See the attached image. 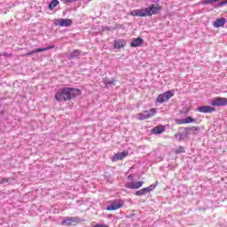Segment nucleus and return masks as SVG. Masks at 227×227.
<instances>
[{"mask_svg":"<svg viewBox=\"0 0 227 227\" xmlns=\"http://www.w3.org/2000/svg\"><path fill=\"white\" fill-rule=\"evenodd\" d=\"M162 6L159 4H153L149 7L145 9H137L130 12L132 17H152V15H157L160 13Z\"/></svg>","mask_w":227,"mask_h":227,"instance_id":"nucleus-1","label":"nucleus"},{"mask_svg":"<svg viewBox=\"0 0 227 227\" xmlns=\"http://www.w3.org/2000/svg\"><path fill=\"white\" fill-rule=\"evenodd\" d=\"M81 95V90L74 89V88H63L59 90L55 94V99L58 102H67V100H72V98H75V97H79Z\"/></svg>","mask_w":227,"mask_h":227,"instance_id":"nucleus-2","label":"nucleus"},{"mask_svg":"<svg viewBox=\"0 0 227 227\" xmlns=\"http://www.w3.org/2000/svg\"><path fill=\"white\" fill-rule=\"evenodd\" d=\"M174 96L175 92L173 90H168L166 92L160 93L157 97L156 102H158V104H164V102H168V100H169V98H171Z\"/></svg>","mask_w":227,"mask_h":227,"instance_id":"nucleus-3","label":"nucleus"},{"mask_svg":"<svg viewBox=\"0 0 227 227\" xmlns=\"http://www.w3.org/2000/svg\"><path fill=\"white\" fill-rule=\"evenodd\" d=\"M211 106H213L214 107H221L227 106V98L221 97L214 98L211 99Z\"/></svg>","mask_w":227,"mask_h":227,"instance_id":"nucleus-4","label":"nucleus"},{"mask_svg":"<svg viewBox=\"0 0 227 227\" xmlns=\"http://www.w3.org/2000/svg\"><path fill=\"white\" fill-rule=\"evenodd\" d=\"M157 187V183L155 184H151L148 187L138 190L135 192L136 196H146L148 192H152Z\"/></svg>","mask_w":227,"mask_h":227,"instance_id":"nucleus-5","label":"nucleus"},{"mask_svg":"<svg viewBox=\"0 0 227 227\" xmlns=\"http://www.w3.org/2000/svg\"><path fill=\"white\" fill-rule=\"evenodd\" d=\"M129 156V151L118 153L112 157V162H118V160H123L125 157Z\"/></svg>","mask_w":227,"mask_h":227,"instance_id":"nucleus-6","label":"nucleus"},{"mask_svg":"<svg viewBox=\"0 0 227 227\" xmlns=\"http://www.w3.org/2000/svg\"><path fill=\"white\" fill-rule=\"evenodd\" d=\"M121 207H123L121 200H114L106 207V210H118V208H121Z\"/></svg>","mask_w":227,"mask_h":227,"instance_id":"nucleus-7","label":"nucleus"},{"mask_svg":"<svg viewBox=\"0 0 227 227\" xmlns=\"http://www.w3.org/2000/svg\"><path fill=\"white\" fill-rule=\"evenodd\" d=\"M54 47H55L54 45H50L46 48H37L35 50H33V51L26 53L25 56H31V55L36 54L38 52H45V51H51V49H54Z\"/></svg>","mask_w":227,"mask_h":227,"instance_id":"nucleus-8","label":"nucleus"},{"mask_svg":"<svg viewBox=\"0 0 227 227\" xmlns=\"http://www.w3.org/2000/svg\"><path fill=\"white\" fill-rule=\"evenodd\" d=\"M192 122H196V119L188 116L186 119H178L176 121V123L177 125H185L187 123H192Z\"/></svg>","mask_w":227,"mask_h":227,"instance_id":"nucleus-9","label":"nucleus"},{"mask_svg":"<svg viewBox=\"0 0 227 227\" xmlns=\"http://www.w3.org/2000/svg\"><path fill=\"white\" fill-rule=\"evenodd\" d=\"M166 131V126L164 125H158L151 129V134H154L155 136L159 134H163Z\"/></svg>","mask_w":227,"mask_h":227,"instance_id":"nucleus-10","label":"nucleus"},{"mask_svg":"<svg viewBox=\"0 0 227 227\" xmlns=\"http://www.w3.org/2000/svg\"><path fill=\"white\" fill-rule=\"evenodd\" d=\"M199 113H215V107L202 106L198 108Z\"/></svg>","mask_w":227,"mask_h":227,"instance_id":"nucleus-11","label":"nucleus"},{"mask_svg":"<svg viewBox=\"0 0 227 227\" xmlns=\"http://www.w3.org/2000/svg\"><path fill=\"white\" fill-rule=\"evenodd\" d=\"M143 181H139L137 183H127L125 184V187H127V189H139L140 187H143Z\"/></svg>","mask_w":227,"mask_h":227,"instance_id":"nucleus-12","label":"nucleus"},{"mask_svg":"<svg viewBox=\"0 0 227 227\" xmlns=\"http://www.w3.org/2000/svg\"><path fill=\"white\" fill-rule=\"evenodd\" d=\"M59 26L60 27H70L72 26V20L60 19L59 20Z\"/></svg>","mask_w":227,"mask_h":227,"instance_id":"nucleus-13","label":"nucleus"},{"mask_svg":"<svg viewBox=\"0 0 227 227\" xmlns=\"http://www.w3.org/2000/svg\"><path fill=\"white\" fill-rule=\"evenodd\" d=\"M127 45V42L123 39L115 40L114 42V49H123Z\"/></svg>","mask_w":227,"mask_h":227,"instance_id":"nucleus-14","label":"nucleus"},{"mask_svg":"<svg viewBox=\"0 0 227 227\" xmlns=\"http://www.w3.org/2000/svg\"><path fill=\"white\" fill-rule=\"evenodd\" d=\"M224 24H226V19L225 18H221V19H217L213 26L214 27H223L224 26Z\"/></svg>","mask_w":227,"mask_h":227,"instance_id":"nucleus-15","label":"nucleus"},{"mask_svg":"<svg viewBox=\"0 0 227 227\" xmlns=\"http://www.w3.org/2000/svg\"><path fill=\"white\" fill-rule=\"evenodd\" d=\"M140 45H143V39H141V37L133 39L130 43V47H140Z\"/></svg>","mask_w":227,"mask_h":227,"instance_id":"nucleus-16","label":"nucleus"},{"mask_svg":"<svg viewBox=\"0 0 227 227\" xmlns=\"http://www.w3.org/2000/svg\"><path fill=\"white\" fill-rule=\"evenodd\" d=\"M147 113V118H153L157 114V108H151L150 110H145Z\"/></svg>","mask_w":227,"mask_h":227,"instance_id":"nucleus-17","label":"nucleus"},{"mask_svg":"<svg viewBox=\"0 0 227 227\" xmlns=\"http://www.w3.org/2000/svg\"><path fill=\"white\" fill-rule=\"evenodd\" d=\"M137 120L143 121V120H148V114L146 113V110L137 114Z\"/></svg>","mask_w":227,"mask_h":227,"instance_id":"nucleus-18","label":"nucleus"},{"mask_svg":"<svg viewBox=\"0 0 227 227\" xmlns=\"http://www.w3.org/2000/svg\"><path fill=\"white\" fill-rule=\"evenodd\" d=\"M58 4H59V1L58 0H52L50 4H49V8L50 10H54V8H56V6H58Z\"/></svg>","mask_w":227,"mask_h":227,"instance_id":"nucleus-19","label":"nucleus"},{"mask_svg":"<svg viewBox=\"0 0 227 227\" xmlns=\"http://www.w3.org/2000/svg\"><path fill=\"white\" fill-rule=\"evenodd\" d=\"M104 84H106V86H109V84H116V79L114 78H112L111 80L105 79Z\"/></svg>","mask_w":227,"mask_h":227,"instance_id":"nucleus-20","label":"nucleus"},{"mask_svg":"<svg viewBox=\"0 0 227 227\" xmlns=\"http://www.w3.org/2000/svg\"><path fill=\"white\" fill-rule=\"evenodd\" d=\"M73 222L74 218H67L63 220L62 224H64L65 226H70V224H72Z\"/></svg>","mask_w":227,"mask_h":227,"instance_id":"nucleus-21","label":"nucleus"},{"mask_svg":"<svg viewBox=\"0 0 227 227\" xmlns=\"http://www.w3.org/2000/svg\"><path fill=\"white\" fill-rule=\"evenodd\" d=\"M8 184H10V179L8 178L0 179V185H8Z\"/></svg>","mask_w":227,"mask_h":227,"instance_id":"nucleus-22","label":"nucleus"},{"mask_svg":"<svg viewBox=\"0 0 227 227\" xmlns=\"http://www.w3.org/2000/svg\"><path fill=\"white\" fill-rule=\"evenodd\" d=\"M184 150L183 146H179L177 149L174 150V153H176V155L184 153Z\"/></svg>","mask_w":227,"mask_h":227,"instance_id":"nucleus-23","label":"nucleus"},{"mask_svg":"<svg viewBox=\"0 0 227 227\" xmlns=\"http://www.w3.org/2000/svg\"><path fill=\"white\" fill-rule=\"evenodd\" d=\"M201 4H212V3H217V0H202Z\"/></svg>","mask_w":227,"mask_h":227,"instance_id":"nucleus-24","label":"nucleus"},{"mask_svg":"<svg viewBox=\"0 0 227 227\" xmlns=\"http://www.w3.org/2000/svg\"><path fill=\"white\" fill-rule=\"evenodd\" d=\"M81 54V51L75 50L72 53V58H75L76 56H79Z\"/></svg>","mask_w":227,"mask_h":227,"instance_id":"nucleus-25","label":"nucleus"},{"mask_svg":"<svg viewBox=\"0 0 227 227\" xmlns=\"http://www.w3.org/2000/svg\"><path fill=\"white\" fill-rule=\"evenodd\" d=\"M224 4H227V1L218 3V6H224Z\"/></svg>","mask_w":227,"mask_h":227,"instance_id":"nucleus-26","label":"nucleus"},{"mask_svg":"<svg viewBox=\"0 0 227 227\" xmlns=\"http://www.w3.org/2000/svg\"><path fill=\"white\" fill-rule=\"evenodd\" d=\"M2 56H12V54H9L8 52L2 53Z\"/></svg>","mask_w":227,"mask_h":227,"instance_id":"nucleus-27","label":"nucleus"},{"mask_svg":"<svg viewBox=\"0 0 227 227\" xmlns=\"http://www.w3.org/2000/svg\"><path fill=\"white\" fill-rule=\"evenodd\" d=\"M2 54L0 53V58H1Z\"/></svg>","mask_w":227,"mask_h":227,"instance_id":"nucleus-28","label":"nucleus"}]
</instances>
